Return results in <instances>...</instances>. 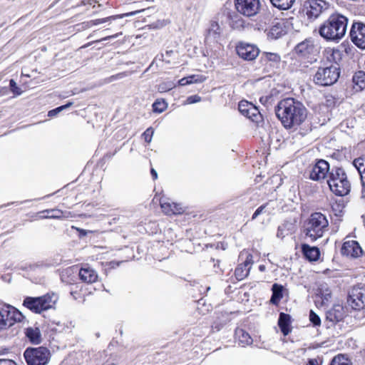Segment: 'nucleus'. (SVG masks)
Masks as SVG:
<instances>
[{"instance_id":"40","label":"nucleus","mask_w":365,"mask_h":365,"mask_svg":"<svg viewBox=\"0 0 365 365\" xmlns=\"http://www.w3.org/2000/svg\"><path fill=\"white\" fill-rule=\"evenodd\" d=\"M154 133V130L153 128H148L145 130V131L143 133V137L144 138V140L147 143H150L152 140V138Z\"/></svg>"},{"instance_id":"49","label":"nucleus","mask_w":365,"mask_h":365,"mask_svg":"<svg viewBox=\"0 0 365 365\" xmlns=\"http://www.w3.org/2000/svg\"><path fill=\"white\" fill-rule=\"evenodd\" d=\"M252 257V255H248L244 264H242L245 268H251Z\"/></svg>"},{"instance_id":"11","label":"nucleus","mask_w":365,"mask_h":365,"mask_svg":"<svg viewBox=\"0 0 365 365\" xmlns=\"http://www.w3.org/2000/svg\"><path fill=\"white\" fill-rule=\"evenodd\" d=\"M349 35L351 41L357 47L365 49V24L362 22L353 23Z\"/></svg>"},{"instance_id":"30","label":"nucleus","mask_w":365,"mask_h":365,"mask_svg":"<svg viewBox=\"0 0 365 365\" xmlns=\"http://www.w3.org/2000/svg\"><path fill=\"white\" fill-rule=\"evenodd\" d=\"M138 12H139L138 11H136L125 13V14H119V15L110 16H108V17H106V18H103V19H98L91 20V21L88 22V24L91 26H96V25H98L100 24L106 23V22H108V21H112V20H115V19H122V18H124L125 16H133V15L136 14Z\"/></svg>"},{"instance_id":"35","label":"nucleus","mask_w":365,"mask_h":365,"mask_svg":"<svg viewBox=\"0 0 365 365\" xmlns=\"http://www.w3.org/2000/svg\"><path fill=\"white\" fill-rule=\"evenodd\" d=\"M330 365H350L349 361L342 354H339L333 358Z\"/></svg>"},{"instance_id":"19","label":"nucleus","mask_w":365,"mask_h":365,"mask_svg":"<svg viewBox=\"0 0 365 365\" xmlns=\"http://www.w3.org/2000/svg\"><path fill=\"white\" fill-rule=\"evenodd\" d=\"M80 279L85 283L91 284L97 281L98 274L93 268L86 265L78 272Z\"/></svg>"},{"instance_id":"56","label":"nucleus","mask_w":365,"mask_h":365,"mask_svg":"<svg viewBox=\"0 0 365 365\" xmlns=\"http://www.w3.org/2000/svg\"><path fill=\"white\" fill-rule=\"evenodd\" d=\"M172 52H173L172 51H167V52H166V54H167V55H170V53H171Z\"/></svg>"},{"instance_id":"42","label":"nucleus","mask_w":365,"mask_h":365,"mask_svg":"<svg viewBox=\"0 0 365 365\" xmlns=\"http://www.w3.org/2000/svg\"><path fill=\"white\" fill-rule=\"evenodd\" d=\"M200 101H201V97L197 95L190 96L187 98V103L189 104L198 103Z\"/></svg>"},{"instance_id":"46","label":"nucleus","mask_w":365,"mask_h":365,"mask_svg":"<svg viewBox=\"0 0 365 365\" xmlns=\"http://www.w3.org/2000/svg\"><path fill=\"white\" fill-rule=\"evenodd\" d=\"M266 56L267 58L270 60V61H279V56H277V54L275 53H266Z\"/></svg>"},{"instance_id":"23","label":"nucleus","mask_w":365,"mask_h":365,"mask_svg":"<svg viewBox=\"0 0 365 365\" xmlns=\"http://www.w3.org/2000/svg\"><path fill=\"white\" fill-rule=\"evenodd\" d=\"M302 250L305 257L309 261H317L320 256V251L317 247H310L308 245H302Z\"/></svg>"},{"instance_id":"14","label":"nucleus","mask_w":365,"mask_h":365,"mask_svg":"<svg viewBox=\"0 0 365 365\" xmlns=\"http://www.w3.org/2000/svg\"><path fill=\"white\" fill-rule=\"evenodd\" d=\"M307 15L309 18H318L329 9V4L324 0H309Z\"/></svg>"},{"instance_id":"8","label":"nucleus","mask_w":365,"mask_h":365,"mask_svg":"<svg viewBox=\"0 0 365 365\" xmlns=\"http://www.w3.org/2000/svg\"><path fill=\"white\" fill-rule=\"evenodd\" d=\"M294 51L299 56L304 58L310 62L317 60L316 56L318 53V50L312 38H306L299 43L295 46Z\"/></svg>"},{"instance_id":"34","label":"nucleus","mask_w":365,"mask_h":365,"mask_svg":"<svg viewBox=\"0 0 365 365\" xmlns=\"http://www.w3.org/2000/svg\"><path fill=\"white\" fill-rule=\"evenodd\" d=\"M353 82L360 88L365 86V72L359 71L353 76Z\"/></svg>"},{"instance_id":"32","label":"nucleus","mask_w":365,"mask_h":365,"mask_svg":"<svg viewBox=\"0 0 365 365\" xmlns=\"http://www.w3.org/2000/svg\"><path fill=\"white\" fill-rule=\"evenodd\" d=\"M272 4L280 10H287L292 7L295 0H269Z\"/></svg>"},{"instance_id":"15","label":"nucleus","mask_w":365,"mask_h":365,"mask_svg":"<svg viewBox=\"0 0 365 365\" xmlns=\"http://www.w3.org/2000/svg\"><path fill=\"white\" fill-rule=\"evenodd\" d=\"M238 109L243 115L254 122H258L261 118V115L258 108L247 101H240L238 105Z\"/></svg>"},{"instance_id":"41","label":"nucleus","mask_w":365,"mask_h":365,"mask_svg":"<svg viewBox=\"0 0 365 365\" xmlns=\"http://www.w3.org/2000/svg\"><path fill=\"white\" fill-rule=\"evenodd\" d=\"M188 77L189 83H201L205 80V78L202 76H190Z\"/></svg>"},{"instance_id":"17","label":"nucleus","mask_w":365,"mask_h":365,"mask_svg":"<svg viewBox=\"0 0 365 365\" xmlns=\"http://www.w3.org/2000/svg\"><path fill=\"white\" fill-rule=\"evenodd\" d=\"M341 252L343 255L358 257L362 254V249L356 241L351 240L344 242Z\"/></svg>"},{"instance_id":"31","label":"nucleus","mask_w":365,"mask_h":365,"mask_svg":"<svg viewBox=\"0 0 365 365\" xmlns=\"http://www.w3.org/2000/svg\"><path fill=\"white\" fill-rule=\"evenodd\" d=\"M41 218L60 219L63 217V212L58 209L45 210L40 212Z\"/></svg>"},{"instance_id":"27","label":"nucleus","mask_w":365,"mask_h":365,"mask_svg":"<svg viewBox=\"0 0 365 365\" xmlns=\"http://www.w3.org/2000/svg\"><path fill=\"white\" fill-rule=\"evenodd\" d=\"M235 337L238 341L239 345L246 346L252 344V339L250 334L242 329H237L235 331Z\"/></svg>"},{"instance_id":"6","label":"nucleus","mask_w":365,"mask_h":365,"mask_svg":"<svg viewBox=\"0 0 365 365\" xmlns=\"http://www.w3.org/2000/svg\"><path fill=\"white\" fill-rule=\"evenodd\" d=\"M338 65H328L319 67L314 76V82L319 86H328L337 81L339 77Z\"/></svg>"},{"instance_id":"39","label":"nucleus","mask_w":365,"mask_h":365,"mask_svg":"<svg viewBox=\"0 0 365 365\" xmlns=\"http://www.w3.org/2000/svg\"><path fill=\"white\" fill-rule=\"evenodd\" d=\"M309 320L314 326H320L321 319L318 314H317L313 310L309 312Z\"/></svg>"},{"instance_id":"47","label":"nucleus","mask_w":365,"mask_h":365,"mask_svg":"<svg viewBox=\"0 0 365 365\" xmlns=\"http://www.w3.org/2000/svg\"><path fill=\"white\" fill-rule=\"evenodd\" d=\"M0 365H17V364L13 360L0 359Z\"/></svg>"},{"instance_id":"22","label":"nucleus","mask_w":365,"mask_h":365,"mask_svg":"<svg viewBox=\"0 0 365 365\" xmlns=\"http://www.w3.org/2000/svg\"><path fill=\"white\" fill-rule=\"evenodd\" d=\"M286 34L285 26L282 22H276L267 31V37L270 39H277Z\"/></svg>"},{"instance_id":"54","label":"nucleus","mask_w":365,"mask_h":365,"mask_svg":"<svg viewBox=\"0 0 365 365\" xmlns=\"http://www.w3.org/2000/svg\"><path fill=\"white\" fill-rule=\"evenodd\" d=\"M361 199L364 201V203H365V187H362L361 190Z\"/></svg>"},{"instance_id":"45","label":"nucleus","mask_w":365,"mask_h":365,"mask_svg":"<svg viewBox=\"0 0 365 365\" xmlns=\"http://www.w3.org/2000/svg\"><path fill=\"white\" fill-rule=\"evenodd\" d=\"M9 85L11 90L14 93L20 94L19 88L16 86V83L14 80H10Z\"/></svg>"},{"instance_id":"2","label":"nucleus","mask_w":365,"mask_h":365,"mask_svg":"<svg viewBox=\"0 0 365 365\" xmlns=\"http://www.w3.org/2000/svg\"><path fill=\"white\" fill-rule=\"evenodd\" d=\"M348 19L341 14H334L319 27V34L328 42L339 43L345 36Z\"/></svg>"},{"instance_id":"51","label":"nucleus","mask_w":365,"mask_h":365,"mask_svg":"<svg viewBox=\"0 0 365 365\" xmlns=\"http://www.w3.org/2000/svg\"><path fill=\"white\" fill-rule=\"evenodd\" d=\"M307 365H319V362L316 359H311L308 361Z\"/></svg>"},{"instance_id":"1","label":"nucleus","mask_w":365,"mask_h":365,"mask_svg":"<svg viewBox=\"0 0 365 365\" xmlns=\"http://www.w3.org/2000/svg\"><path fill=\"white\" fill-rule=\"evenodd\" d=\"M275 113L287 129H296L306 120L307 115L305 106L293 98L281 100L275 108Z\"/></svg>"},{"instance_id":"3","label":"nucleus","mask_w":365,"mask_h":365,"mask_svg":"<svg viewBox=\"0 0 365 365\" xmlns=\"http://www.w3.org/2000/svg\"><path fill=\"white\" fill-rule=\"evenodd\" d=\"M327 183L330 190L336 195H347L351 190V183L342 168L333 167L329 173Z\"/></svg>"},{"instance_id":"12","label":"nucleus","mask_w":365,"mask_h":365,"mask_svg":"<svg viewBox=\"0 0 365 365\" xmlns=\"http://www.w3.org/2000/svg\"><path fill=\"white\" fill-rule=\"evenodd\" d=\"M236 51L241 58L252 61L258 56L259 49L255 45L241 42L236 46Z\"/></svg>"},{"instance_id":"13","label":"nucleus","mask_w":365,"mask_h":365,"mask_svg":"<svg viewBox=\"0 0 365 365\" xmlns=\"http://www.w3.org/2000/svg\"><path fill=\"white\" fill-rule=\"evenodd\" d=\"M329 164L324 160H319L312 167L309 174L310 179L320 181L328 178L330 171Z\"/></svg>"},{"instance_id":"52","label":"nucleus","mask_w":365,"mask_h":365,"mask_svg":"<svg viewBox=\"0 0 365 365\" xmlns=\"http://www.w3.org/2000/svg\"><path fill=\"white\" fill-rule=\"evenodd\" d=\"M119 34H114V35H111V36H108L104 37V38H101L99 41H106V40L110 39V38H115L118 37L119 36Z\"/></svg>"},{"instance_id":"20","label":"nucleus","mask_w":365,"mask_h":365,"mask_svg":"<svg viewBox=\"0 0 365 365\" xmlns=\"http://www.w3.org/2000/svg\"><path fill=\"white\" fill-rule=\"evenodd\" d=\"M222 29L218 23L213 21L210 24L205 36V42L212 43L218 42L221 36Z\"/></svg>"},{"instance_id":"43","label":"nucleus","mask_w":365,"mask_h":365,"mask_svg":"<svg viewBox=\"0 0 365 365\" xmlns=\"http://www.w3.org/2000/svg\"><path fill=\"white\" fill-rule=\"evenodd\" d=\"M266 206H267V204H264V205H262L259 206V207L255 210V212H254V214H253V215H252V220H255V219H256V218H257V217L258 215H261V214L263 212V211H264V208L266 207Z\"/></svg>"},{"instance_id":"33","label":"nucleus","mask_w":365,"mask_h":365,"mask_svg":"<svg viewBox=\"0 0 365 365\" xmlns=\"http://www.w3.org/2000/svg\"><path fill=\"white\" fill-rule=\"evenodd\" d=\"M250 267L245 268L242 264H240L235 270V276L239 281L245 279L249 274Z\"/></svg>"},{"instance_id":"55","label":"nucleus","mask_w":365,"mask_h":365,"mask_svg":"<svg viewBox=\"0 0 365 365\" xmlns=\"http://www.w3.org/2000/svg\"><path fill=\"white\" fill-rule=\"evenodd\" d=\"M265 269H266V267H265V265H264V264H261V265H259V270L260 272H264V271H265Z\"/></svg>"},{"instance_id":"36","label":"nucleus","mask_w":365,"mask_h":365,"mask_svg":"<svg viewBox=\"0 0 365 365\" xmlns=\"http://www.w3.org/2000/svg\"><path fill=\"white\" fill-rule=\"evenodd\" d=\"M73 105V103L72 102H69L63 106H59L55 109H53V110H51L48 111V117H53V116H56L58 113H60L61 111H62L63 110L67 108H69L70 106H71Z\"/></svg>"},{"instance_id":"37","label":"nucleus","mask_w":365,"mask_h":365,"mask_svg":"<svg viewBox=\"0 0 365 365\" xmlns=\"http://www.w3.org/2000/svg\"><path fill=\"white\" fill-rule=\"evenodd\" d=\"M167 108V105L165 101H155L153 104V109L154 112L157 113H162Z\"/></svg>"},{"instance_id":"28","label":"nucleus","mask_w":365,"mask_h":365,"mask_svg":"<svg viewBox=\"0 0 365 365\" xmlns=\"http://www.w3.org/2000/svg\"><path fill=\"white\" fill-rule=\"evenodd\" d=\"M353 165L360 175L362 187H365V155L356 158Z\"/></svg>"},{"instance_id":"25","label":"nucleus","mask_w":365,"mask_h":365,"mask_svg":"<svg viewBox=\"0 0 365 365\" xmlns=\"http://www.w3.org/2000/svg\"><path fill=\"white\" fill-rule=\"evenodd\" d=\"M324 57L329 65H339L341 60V52L338 49L329 48L325 50ZM339 67V66H338Z\"/></svg>"},{"instance_id":"26","label":"nucleus","mask_w":365,"mask_h":365,"mask_svg":"<svg viewBox=\"0 0 365 365\" xmlns=\"http://www.w3.org/2000/svg\"><path fill=\"white\" fill-rule=\"evenodd\" d=\"M25 334L33 344H39L41 342V334L38 327L27 328Z\"/></svg>"},{"instance_id":"7","label":"nucleus","mask_w":365,"mask_h":365,"mask_svg":"<svg viewBox=\"0 0 365 365\" xmlns=\"http://www.w3.org/2000/svg\"><path fill=\"white\" fill-rule=\"evenodd\" d=\"M48 354V351L44 347L27 348L24 351V359L28 365H46Z\"/></svg>"},{"instance_id":"48","label":"nucleus","mask_w":365,"mask_h":365,"mask_svg":"<svg viewBox=\"0 0 365 365\" xmlns=\"http://www.w3.org/2000/svg\"><path fill=\"white\" fill-rule=\"evenodd\" d=\"M252 257V255H248L244 264H242L245 268H251Z\"/></svg>"},{"instance_id":"5","label":"nucleus","mask_w":365,"mask_h":365,"mask_svg":"<svg viewBox=\"0 0 365 365\" xmlns=\"http://www.w3.org/2000/svg\"><path fill=\"white\" fill-rule=\"evenodd\" d=\"M329 222L325 215L321 212H314L311 215L307 227L305 230L306 236L311 241H315L323 236L328 230Z\"/></svg>"},{"instance_id":"9","label":"nucleus","mask_w":365,"mask_h":365,"mask_svg":"<svg viewBox=\"0 0 365 365\" xmlns=\"http://www.w3.org/2000/svg\"><path fill=\"white\" fill-rule=\"evenodd\" d=\"M235 6L240 14L251 17L255 16L259 10V0H235Z\"/></svg>"},{"instance_id":"24","label":"nucleus","mask_w":365,"mask_h":365,"mask_svg":"<svg viewBox=\"0 0 365 365\" xmlns=\"http://www.w3.org/2000/svg\"><path fill=\"white\" fill-rule=\"evenodd\" d=\"M291 323V317L289 314L285 313H280L279 319H278V325L281 329V331L283 333L284 336H287L291 331L289 328Z\"/></svg>"},{"instance_id":"21","label":"nucleus","mask_w":365,"mask_h":365,"mask_svg":"<svg viewBox=\"0 0 365 365\" xmlns=\"http://www.w3.org/2000/svg\"><path fill=\"white\" fill-rule=\"evenodd\" d=\"M344 317V311L341 305L334 306L331 309L327 312L326 318L332 323L341 321Z\"/></svg>"},{"instance_id":"38","label":"nucleus","mask_w":365,"mask_h":365,"mask_svg":"<svg viewBox=\"0 0 365 365\" xmlns=\"http://www.w3.org/2000/svg\"><path fill=\"white\" fill-rule=\"evenodd\" d=\"M289 233V231L287 227V225H282L278 227L277 237L280 239H283L286 235H288Z\"/></svg>"},{"instance_id":"10","label":"nucleus","mask_w":365,"mask_h":365,"mask_svg":"<svg viewBox=\"0 0 365 365\" xmlns=\"http://www.w3.org/2000/svg\"><path fill=\"white\" fill-rule=\"evenodd\" d=\"M347 302L354 309H365V287L354 286L349 293Z\"/></svg>"},{"instance_id":"18","label":"nucleus","mask_w":365,"mask_h":365,"mask_svg":"<svg viewBox=\"0 0 365 365\" xmlns=\"http://www.w3.org/2000/svg\"><path fill=\"white\" fill-rule=\"evenodd\" d=\"M160 205L163 212L168 215L181 214L184 211L180 204L170 202L165 199H160Z\"/></svg>"},{"instance_id":"53","label":"nucleus","mask_w":365,"mask_h":365,"mask_svg":"<svg viewBox=\"0 0 365 365\" xmlns=\"http://www.w3.org/2000/svg\"><path fill=\"white\" fill-rule=\"evenodd\" d=\"M150 174L153 180H156L158 178V173L154 168H151Z\"/></svg>"},{"instance_id":"16","label":"nucleus","mask_w":365,"mask_h":365,"mask_svg":"<svg viewBox=\"0 0 365 365\" xmlns=\"http://www.w3.org/2000/svg\"><path fill=\"white\" fill-rule=\"evenodd\" d=\"M1 312L4 313V320L6 322V328L12 326L16 322H21L23 317L22 313L13 306L8 305Z\"/></svg>"},{"instance_id":"50","label":"nucleus","mask_w":365,"mask_h":365,"mask_svg":"<svg viewBox=\"0 0 365 365\" xmlns=\"http://www.w3.org/2000/svg\"><path fill=\"white\" fill-rule=\"evenodd\" d=\"M178 83H179V85H180V86H187V85H190V83H189V81H188V77H185V78H181V79L178 81Z\"/></svg>"},{"instance_id":"4","label":"nucleus","mask_w":365,"mask_h":365,"mask_svg":"<svg viewBox=\"0 0 365 365\" xmlns=\"http://www.w3.org/2000/svg\"><path fill=\"white\" fill-rule=\"evenodd\" d=\"M58 299L55 293H48L38 297H27L24 299V307L31 312L40 314L43 311L54 309Z\"/></svg>"},{"instance_id":"29","label":"nucleus","mask_w":365,"mask_h":365,"mask_svg":"<svg viewBox=\"0 0 365 365\" xmlns=\"http://www.w3.org/2000/svg\"><path fill=\"white\" fill-rule=\"evenodd\" d=\"M284 287L281 284L274 283L272 287V294L270 302L272 304L277 305L280 300L283 298Z\"/></svg>"},{"instance_id":"44","label":"nucleus","mask_w":365,"mask_h":365,"mask_svg":"<svg viewBox=\"0 0 365 365\" xmlns=\"http://www.w3.org/2000/svg\"><path fill=\"white\" fill-rule=\"evenodd\" d=\"M6 321L4 320V315L3 312H0V332L6 329Z\"/></svg>"}]
</instances>
